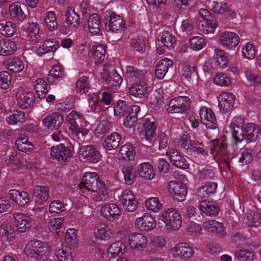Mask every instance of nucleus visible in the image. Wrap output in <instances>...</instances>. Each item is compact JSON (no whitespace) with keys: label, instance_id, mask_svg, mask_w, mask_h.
<instances>
[{"label":"nucleus","instance_id":"obj_1","mask_svg":"<svg viewBox=\"0 0 261 261\" xmlns=\"http://www.w3.org/2000/svg\"><path fill=\"white\" fill-rule=\"evenodd\" d=\"M48 245L40 240L33 239L25 245L24 253L31 261H44L49 255Z\"/></svg>","mask_w":261,"mask_h":261},{"label":"nucleus","instance_id":"obj_2","mask_svg":"<svg viewBox=\"0 0 261 261\" xmlns=\"http://www.w3.org/2000/svg\"><path fill=\"white\" fill-rule=\"evenodd\" d=\"M159 224H164L168 231H176L181 227L182 219L180 213L175 208H168L164 210L159 215Z\"/></svg>","mask_w":261,"mask_h":261},{"label":"nucleus","instance_id":"obj_3","mask_svg":"<svg viewBox=\"0 0 261 261\" xmlns=\"http://www.w3.org/2000/svg\"><path fill=\"white\" fill-rule=\"evenodd\" d=\"M197 25L199 30L204 34H214L218 27L215 17L205 9L199 10Z\"/></svg>","mask_w":261,"mask_h":261},{"label":"nucleus","instance_id":"obj_4","mask_svg":"<svg viewBox=\"0 0 261 261\" xmlns=\"http://www.w3.org/2000/svg\"><path fill=\"white\" fill-rule=\"evenodd\" d=\"M105 24L106 30L115 33H120L125 29L123 18L111 11H107L105 15Z\"/></svg>","mask_w":261,"mask_h":261},{"label":"nucleus","instance_id":"obj_5","mask_svg":"<svg viewBox=\"0 0 261 261\" xmlns=\"http://www.w3.org/2000/svg\"><path fill=\"white\" fill-rule=\"evenodd\" d=\"M101 78L109 88L116 89L121 85L123 79L111 65H105L101 73Z\"/></svg>","mask_w":261,"mask_h":261},{"label":"nucleus","instance_id":"obj_6","mask_svg":"<svg viewBox=\"0 0 261 261\" xmlns=\"http://www.w3.org/2000/svg\"><path fill=\"white\" fill-rule=\"evenodd\" d=\"M240 41V38L238 34L228 31L221 32L218 38V41L221 47L228 50H234Z\"/></svg>","mask_w":261,"mask_h":261},{"label":"nucleus","instance_id":"obj_7","mask_svg":"<svg viewBox=\"0 0 261 261\" xmlns=\"http://www.w3.org/2000/svg\"><path fill=\"white\" fill-rule=\"evenodd\" d=\"M134 225L137 229L142 232L152 231L156 227L155 218L151 214L146 213L141 217L136 218L134 221Z\"/></svg>","mask_w":261,"mask_h":261},{"label":"nucleus","instance_id":"obj_8","mask_svg":"<svg viewBox=\"0 0 261 261\" xmlns=\"http://www.w3.org/2000/svg\"><path fill=\"white\" fill-rule=\"evenodd\" d=\"M211 153L216 161L223 160L228 167H230V163L237 158L238 154L231 147H227L224 144L221 149L217 147L211 149Z\"/></svg>","mask_w":261,"mask_h":261},{"label":"nucleus","instance_id":"obj_9","mask_svg":"<svg viewBox=\"0 0 261 261\" xmlns=\"http://www.w3.org/2000/svg\"><path fill=\"white\" fill-rule=\"evenodd\" d=\"M79 155L82 161L91 164L97 163L102 158L100 152L91 145L80 147Z\"/></svg>","mask_w":261,"mask_h":261},{"label":"nucleus","instance_id":"obj_10","mask_svg":"<svg viewBox=\"0 0 261 261\" xmlns=\"http://www.w3.org/2000/svg\"><path fill=\"white\" fill-rule=\"evenodd\" d=\"M13 219L16 229L19 232L25 233L32 227L33 220L27 214L15 212L13 214Z\"/></svg>","mask_w":261,"mask_h":261},{"label":"nucleus","instance_id":"obj_11","mask_svg":"<svg viewBox=\"0 0 261 261\" xmlns=\"http://www.w3.org/2000/svg\"><path fill=\"white\" fill-rule=\"evenodd\" d=\"M50 154L53 159L60 163L68 162L73 155L72 151L63 144L52 146Z\"/></svg>","mask_w":261,"mask_h":261},{"label":"nucleus","instance_id":"obj_12","mask_svg":"<svg viewBox=\"0 0 261 261\" xmlns=\"http://www.w3.org/2000/svg\"><path fill=\"white\" fill-rule=\"evenodd\" d=\"M13 95H15L18 106L22 109H26L32 105L35 98L33 92L25 91L22 87L15 89Z\"/></svg>","mask_w":261,"mask_h":261},{"label":"nucleus","instance_id":"obj_13","mask_svg":"<svg viewBox=\"0 0 261 261\" xmlns=\"http://www.w3.org/2000/svg\"><path fill=\"white\" fill-rule=\"evenodd\" d=\"M118 200L123 208L128 212H134L138 207L136 197L129 190H123L121 194L118 196Z\"/></svg>","mask_w":261,"mask_h":261},{"label":"nucleus","instance_id":"obj_14","mask_svg":"<svg viewBox=\"0 0 261 261\" xmlns=\"http://www.w3.org/2000/svg\"><path fill=\"white\" fill-rule=\"evenodd\" d=\"M64 120V116L62 114L52 112L42 119V126L48 130H57L63 124Z\"/></svg>","mask_w":261,"mask_h":261},{"label":"nucleus","instance_id":"obj_15","mask_svg":"<svg viewBox=\"0 0 261 261\" xmlns=\"http://www.w3.org/2000/svg\"><path fill=\"white\" fill-rule=\"evenodd\" d=\"M101 216L107 221L114 222L118 221L121 215V208L114 203H106L100 208Z\"/></svg>","mask_w":261,"mask_h":261},{"label":"nucleus","instance_id":"obj_16","mask_svg":"<svg viewBox=\"0 0 261 261\" xmlns=\"http://www.w3.org/2000/svg\"><path fill=\"white\" fill-rule=\"evenodd\" d=\"M127 243L131 249L141 251L146 248L147 239L142 233L133 232L128 234Z\"/></svg>","mask_w":261,"mask_h":261},{"label":"nucleus","instance_id":"obj_17","mask_svg":"<svg viewBox=\"0 0 261 261\" xmlns=\"http://www.w3.org/2000/svg\"><path fill=\"white\" fill-rule=\"evenodd\" d=\"M236 97L231 92H222L218 97L219 111L222 114H226L232 109Z\"/></svg>","mask_w":261,"mask_h":261},{"label":"nucleus","instance_id":"obj_18","mask_svg":"<svg viewBox=\"0 0 261 261\" xmlns=\"http://www.w3.org/2000/svg\"><path fill=\"white\" fill-rule=\"evenodd\" d=\"M189 102L188 97L178 96L170 101L167 111L169 113H182L189 108Z\"/></svg>","mask_w":261,"mask_h":261},{"label":"nucleus","instance_id":"obj_19","mask_svg":"<svg viewBox=\"0 0 261 261\" xmlns=\"http://www.w3.org/2000/svg\"><path fill=\"white\" fill-rule=\"evenodd\" d=\"M102 182L97 173L87 172L84 173L81 184L86 190L93 192L96 190Z\"/></svg>","mask_w":261,"mask_h":261},{"label":"nucleus","instance_id":"obj_20","mask_svg":"<svg viewBox=\"0 0 261 261\" xmlns=\"http://www.w3.org/2000/svg\"><path fill=\"white\" fill-rule=\"evenodd\" d=\"M201 122L206 128L215 129L217 127V120L213 111L206 107H202L199 112Z\"/></svg>","mask_w":261,"mask_h":261},{"label":"nucleus","instance_id":"obj_21","mask_svg":"<svg viewBox=\"0 0 261 261\" xmlns=\"http://www.w3.org/2000/svg\"><path fill=\"white\" fill-rule=\"evenodd\" d=\"M171 253L175 258H189L193 255L194 251L188 244L179 243L171 249Z\"/></svg>","mask_w":261,"mask_h":261},{"label":"nucleus","instance_id":"obj_22","mask_svg":"<svg viewBox=\"0 0 261 261\" xmlns=\"http://www.w3.org/2000/svg\"><path fill=\"white\" fill-rule=\"evenodd\" d=\"M168 190L173 198L177 201H183L187 194L186 187L176 181H171L168 184Z\"/></svg>","mask_w":261,"mask_h":261},{"label":"nucleus","instance_id":"obj_23","mask_svg":"<svg viewBox=\"0 0 261 261\" xmlns=\"http://www.w3.org/2000/svg\"><path fill=\"white\" fill-rule=\"evenodd\" d=\"M95 234L97 239L106 242L114 238L115 232L107 224L99 223L96 226Z\"/></svg>","mask_w":261,"mask_h":261},{"label":"nucleus","instance_id":"obj_24","mask_svg":"<svg viewBox=\"0 0 261 261\" xmlns=\"http://www.w3.org/2000/svg\"><path fill=\"white\" fill-rule=\"evenodd\" d=\"M242 120L240 118L234 117L229 125V130L232 134V137L237 143L241 142L245 137L244 130H243L240 126Z\"/></svg>","mask_w":261,"mask_h":261},{"label":"nucleus","instance_id":"obj_25","mask_svg":"<svg viewBox=\"0 0 261 261\" xmlns=\"http://www.w3.org/2000/svg\"><path fill=\"white\" fill-rule=\"evenodd\" d=\"M203 225L205 229L208 232L215 233L218 237H222L226 234L225 228L221 222L208 220L204 221Z\"/></svg>","mask_w":261,"mask_h":261},{"label":"nucleus","instance_id":"obj_26","mask_svg":"<svg viewBox=\"0 0 261 261\" xmlns=\"http://www.w3.org/2000/svg\"><path fill=\"white\" fill-rule=\"evenodd\" d=\"M126 252V244L122 240L116 241L108 247L107 254L110 257L115 258L122 255Z\"/></svg>","mask_w":261,"mask_h":261},{"label":"nucleus","instance_id":"obj_27","mask_svg":"<svg viewBox=\"0 0 261 261\" xmlns=\"http://www.w3.org/2000/svg\"><path fill=\"white\" fill-rule=\"evenodd\" d=\"M60 47V42L55 39L46 40L44 43L36 48V53L39 56L48 53H55Z\"/></svg>","mask_w":261,"mask_h":261},{"label":"nucleus","instance_id":"obj_28","mask_svg":"<svg viewBox=\"0 0 261 261\" xmlns=\"http://www.w3.org/2000/svg\"><path fill=\"white\" fill-rule=\"evenodd\" d=\"M11 200L20 206H23L30 201L28 194L23 191L11 189L9 191Z\"/></svg>","mask_w":261,"mask_h":261},{"label":"nucleus","instance_id":"obj_29","mask_svg":"<svg viewBox=\"0 0 261 261\" xmlns=\"http://www.w3.org/2000/svg\"><path fill=\"white\" fill-rule=\"evenodd\" d=\"M9 14L11 18L18 23L23 21L26 19V15L19 2H15L9 6Z\"/></svg>","mask_w":261,"mask_h":261},{"label":"nucleus","instance_id":"obj_30","mask_svg":"<svg viewBox=\"0 0 261 261\" xmlns=\"http://www.w3.org/2000/svg\"><path fill=\"white\" fill-rule=\"evenodd\" d=\"M0 237L7 242L14 241L16 238L14 227L9 223L3 222L0 225Z\"/></svg>","mask_w":261,"mask_h":261},{"label":"nucleus","instance_id":"obj_31","mask_svg":"<svg viewBox=\"0 0 261 261\" xmlns=\"http://www.w3.org/2000/svg\"><path fill=\"white\" fill-rule=\"evenodd\" d=\"M138 175L145 180H152L154 176L155 172L152 166L148 162L139 164L137 167Z\"/></svg>","mask_w":261,"mask_h":261},{"label":"nucleus","instance_id":"obj_32","mask_svg":"<svg viewBox=\"0 0 261 261\" xmlns=\"http://www.w3.org/2000/svg\"><path fill=\"white\" fill-rule=\"evenodd\" d=\"M166 241L165 237L161 235L153 237L150 242L149 247L152 254L159 253L166 247Z\"/></svg>","mask_w":261,"mask_h":261},{"label":"nucleus","instance_id":"obj_33","mask_svg":"<svg viewBox=\"0 0 261 261\" xmlns=\"http://www.w3.org/2000/svg\"><path fill=\"white\" fill-rule=\"evenodd\" d=\"M16 42L10 39L0 40V55L8 56L13 54L17 50Z\"/></svg>","mask_w":261,"mask_h":261},{"label":"nucleus","instance_id":"obj_34","mask_svg":"<svg viewBox=\"0 0 261 261\" xmlns=\"http://www.w3.org/2000/svg\"><path fill=\"white\" fill-rule=\"evenodd\" d=\"M121 137L118 133H113L108 136L103 143V147L107 150L116 149L119 145Z\"/></svg>","mask_w":261,"mask_h":261},{"label":"nucleus","instance_id":"obj_35","mask_svg":"<svg viewBox=\"0 0 261 261\" xmlns=\"http://www.w3.org/2000/svg\"><path fill=\"white\" fill-rule=\"evenodd\" d=\"M6 120L9 124L19 126L25 120L24 113L17 110L10 111L7 114Z\"/></svg>","mask_w":261,"mask_h":261},{"label":"nucleus","instance_id":"obj_36","mask_svg":"<svg viewBox=\"0 0 261 261\" xmlns=\"http://www.w3.org/2000/svg\"><path fill=\"white\" fill-rule=\"evenodd\" d=\"M200 207L202 212L211 217L217 216L220 211L219 206L213 201L204 200L200 202Z\"/></svg>","mask_w":261,"mask_h":261},{"label":"nucleus","instance_id":"obj_37","mask_svg":"<svg viewBox=\"0 0 261 261\" xmlns=\"http://www.w3.org/2000/svg\"><path fill=\"white\" fill-rule=\"evenodd\" d=\"M100 18L94 13L91 15L88 19V28L92 35H98L100 33Z\"/></svg>","mask_w":261,"mask_h":261},{"label":"nucleus","instance_id":"obj_38","mask_svg":"<svg viewBox=\"0 0 261 261\" xmlns=\"http://www.w3.org/2000/svg\"><path fill=\"white\" fill-rule=\"evenodd\" d=\"M64 73L63 68L60 64L54 66L49 71L48 75V81L51 84L58 83L63 79Z\"/></svg>","mask_w":261,"mask_h":261},{"label":"nucleus","instance_id":"obj_39","mask_svg":"<svg viewBox=\"0 0 261 261\" xmlns=\"http://www.w3.org/2000/svg\"><path fill=\"white\" fill-rule=\"evenodd\" d=\"M66 22L72 27L77 28L80 24V15L75 12L73 7H68L65 12Z\"/></svg>","mask_w":261,"mask_h":261},{"label":"nucleus","instance_id":"obj_40","mask_svg":"<svg viewBox=\"0 0 261 261\" xmlns=\"http://www.w3.org/2000/svg\"><path fill=\"white\" fill-rule=\"evenodd\" d=\"M148 91V86L145 83L140 82L132 86L128 89L129 93L136 98L145 96Z\"/></svg>","mask_w":261,"mask_h":261},{"label":"nucleus","instance_id":"obj_41","mask_svg":"<svg viewBox=\"0 0 261 261\" xmlns=\"http://www.w3.org/2000/svg\"><path fill=\"white\" fill-rule=\"evenodd\" d=\"M158 40L168 49L174 48L176 42L175 37L167 31L161 33L159 35Z\"/></svg>","mask_w":261,"mask_h":261},{"label":"nucleus","instance_id":"obj_42","mask_svg":"<svg viewBox=\"0 0 261 261\" xmlns=\"http://www.w3.org/2000/svg\"><path fill=\"white\" fill-rule=\"evenodd\" d=\"M213 60L216 65L221 69H225L228 64V59L224 51L220 49L214 50Z\"/></svg>","mask_w":261,"mask_h":261},{"label":"nucleus","instance_id":"obj_43","mask_svg":"<svg viewBox=\"0 0 261 261\" xmlns=\"http://www.w3.org/2000/svg\"><path fill=\"white\" fill-rule=\"evenodd\" d=\"M5 65L10 71L14 73L21 72L24 68L23 62L17 57L8 60L5 63Z\"/></svg>","mask_w":261,"mask_h":261},{"label":"nucleus","instance_id":"obj_44","mask_svg":"<svg viewBox=\"0 0 261 261\" xmlns=\"http://www.w3.org/2000/svg\"><path fill=\"white\" fill-rule=\"evenodd\" d=\"M121 170L125 183L128 186L134 184L136 180V174L133 167L129 165L124 166Z\"/></svg>","mask_w":261,"mask_h":261},{"label":"nucleus","instance_id":"obj_45","mask_svg":"<svg viewBox=\"0 0 261 261\" xmlns=\"http://www.w3.org/2000/svg\"><path fill=\"white\" fill-rule=\"evenodd\" d=\"M15 145L19 151L24 152L31 151L34 148V145L30 142L27 136L24 135L21 136L16 139Z\"/></svg>","mask_w":261,"mask_h":261},{"label":"nucleus","instance_id":"obj_46","mask_svg":"<svg viewBox=\"0 0 261 261\" xmlns=\"http://www.w3.org/2000/svg\"><path fill=\"white\" fill-rule=\"evenodd\" d=\"M256 52V48L252 43L247 42L241 46L242 56L245 59L253 60L255 57Z\"/></svg>","mask_w":261,"mask_h":261},{"label":"nucleus","instance_id":"obj_47","mask_svg":"<svg viewBox=\"0 0 261 261\" xmlns=\"http://www.w3.org/2000/svg\"><path fill=\"white\" fill-rule=\"evenodd\" d=\"M55 254L59 261H74L71 249L67 246L57 249Z\"/></svg>","mask_w":261,"mask_h":261},{"label":"nucleus","instance_id":"obj_48","mask_svg":"<svg viewBox=\"0 0 261 261\" xmlns=\"http://www.w3.org/2000/svg\"><path fill=\"white\" fill-rule=\"evenodd\" d=\"M145 205L147 210L155 213H159L163 208V204L159 199L156 197L146 199Z\"/></svg>","mask_w":261,"mask_h":261},{"label":"nucleus","instance_id":"obj_49","mask_svg":"<svg viewBox=\"0 0 261 261\" xmlns=\"http://www.w3.org/2000/svg\"><path fill=\"white\" fill-rule=\"evenodd\" d=\"M244 133L249 142H254L259 134V127L253 123L248 124L244 128Z\"/></svg>","mask_w":261,"mask_h":261},{"label":"nucleus","instance_id":"obj_50","mask_svg":"<svg viewBox=\"0 0 261 261\" xmlns=\"http://www.w3.org/2000/svg\"><path fill=\"white\" fill-rule=\"evenodd\" d=\"M91 54L94 62L99 64L104 61L106 55V48L103 45L94 46L91 50Z\"/></svg>","mask_w":261,"mask_h":261},{"label":"nucleus","instance_id":"obj_51","mask_svg":"<svg viewBox=\"0 0 261 261\" xmlns=\"http://www.w3.org/2000/svg\"><path fill=\"white\" fill-rule=\"evenodd\" d=\"M217 188L216 182H207L198 189L197 195L200 198H205L214 193Z\"/></svg>","mask_w":261,"mask_h":261},{"label":"nucleus","instance_id":"obj_52","mask_svg":"<svg viewBox=\"0 0 261 261\" xmlns=\"http://www.w3.org/2000/svg\"><path fill=\"white\" fill-rule=\"evenodd\" d=\"M35 89L39 99H43L48 93V85L45 80L41 78L37 79L35 82Z\"/></svg>","mask_w":261,"mask_h":261},{"label":"nucleus","instance_id":"obj_53","mask_svg":"<svg viewBox=\"0 0 261 261\" xmlns=\"http://www.w3.org/2000/svg\"><path fill=\"white\" fill-rule=\"evenodd\" d=\"M90 84L88 77L82 76L77 80L76 83L75 90L77 93L82 95L89 92Z\"/></svg>","mask_w":261,"mask_h":261},{"label":"nucleus","instance_id":"obj_54","mask_svg":"<svg viewBox=\"0 0 261 261\" xmlns=\"http://www.w3.org/2000/svg\"><path fill=\"white\" fill-rule=\"evenodd\" d=\"M130 45L134 50L141 54L145 51V39L142 36L133 37L130 40Z\"/></svg>","mask_w":261,"mask_h":261},{"label":"nucleus","instance_id":"obj_55","mask_svg":"<svg viewBox=\"0 0 261 261\" xmlns=\"http://www.w3.org/2000/svg\"><path fill=\"white\" fill-rule=\"evenodd\" d=\"M83 119V116L76 111H71L66 117L65 121L69 125V130H75L77 126V121Z\"/></svg>","mask_w":261,"mask_h":261},{"label":"nucleus","instance_id":"obj_56","mask_svg":"<svg viewBox=\"0 0 261 261\" xmlns=\"http://www.w3.org/2000/svg\"><path fill=\"white\" fill-rule=\"evenodd\" d=\"M206 44L203 37L196 36L189 40L188 47L192 50L198 51L203 48Z\"/></svg>","mask_w":261,"mask_h":261},{"label":"nucleus","instance_id":"obj_57","mask_svg":"<svg viewBox=\"0 0 261 261\" xmlns=\"http://www.w3.org/2000/svg\"><path fill=\"white\" fill-rule=\"evenodd\" d=\"M124 74L128 80L130 81H136L143 75L144 72L136 68L131 66H126L123 69Z\"/></svg>","mask_w":261,"mask_h":261},{"label":"nucleus","instance_id":"obj_58","mask_svg":"<svg viewBox=\"0 0 261 261\" xmlns=\"http://www.w3.org/2000/svg\"><path fill=\"white\" fill-rule=\"evenodd\" d=\"M94 192L96 193L93 197V199L94 201H104L109 198L107 188L103 182L100 184V185L97 187V189Z\"/></svg>","mask_w":261,"mask_h":261},{"label":"nucleus","instance_id":"obj_59","mask_svg":"<svg viewBox=\"0 0 261 261\" xmlns=\"http://www.w3.org/2000/svg\"><path fill=\"white\" fill-rule=\"evenodd\" d=\"M45 25L48 30L53 31L58 28L57 16L54 11H50L46 13L44 17Z\"/></svg>","mask_w":261,"mask_h":261},{"label":"nucleus","instance_id":"obj_60","mask_svg":"<svg viewBox=\"0 0 261 261\" xmlns=\"http://www.w3.org/2000/svg\"><path fill=\"white\" fill-rule=\"evenodd\" d=\"M16 31L15 24L11 21L0 23V33L3 36L10 37L14 35Z\"/></svg>","mask_w":261,"mask_h":261},{"label":"nucleus","instance_id":"obj_61","mask_svg":"<svg viewBox=\"0 0 261 261\" xmlns=\"http://www.w3.org/2000/svg\"><path fill=\"white\" fill-rule=\"evenodd\" d=\"M244 73L246 80L255 87L261 86V76L258 74L248 68L244 69Z\"/></svg>","mask_w":261,"mask_h":261},{"label":"nucleus","instance_id":"obj_62","mask_svg":"<svg viewBox=\"0 0 261 261\" xmlns=\"http://www.w3.org/2000/svg\"><path fill=\"white\" fill-rule=\"evenodd\" d=\"M244 73L246 80L255 87L261 86V76L258 74L248 68L244 69Z\"/></svg>","mask_w":261,"mask_h":261},{"label":"nucleus","instance_id":"obj_63","mask_svg":"<svg viewBox=\"0 0 261 261\" xmlns=\"http://www.w3.org/2000/svg\"><path fill=\"white\" fill-rule=\"evenodd\" d=\"M244 73L246 80L255 87L261 86V76L258 74L248 68L244 69Z\"/></svg>","mask_w":261,"mask_h":261},{"label":"nucleus","instance_id":"obj_64","mask_svg":"<svg viewBox=\"0 0 261 261\" xmlns=\"http://www.w3.org/2000/svg\"><path fill=\"white\" fill-rule=\"evenodd\" d=\"M234 255L239 261H253L256 258L253 252L246 250H238L235 251Z\"/></svg>","mask_w":261,"mask_h":261}]
</instances>
